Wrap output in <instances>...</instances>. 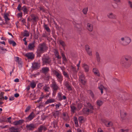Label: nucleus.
<instances>
[{
  "label": "nucleus",
  "mask_w": 132,
  "mask_h": 132,
  "mask_svg": "<svg viewBox=\"0 0 132 132\" xmlns=\"http://www.w3.org/2000/svg\"><path fill=\"white\" fill-rule=\"evenodd\" d=\"M46 128L44 126H40L39 128H38L37 131L36 132H42L43 130H46Z\"/></svg>",
  "instance_id": "obj_18"
},
{
  "label": "nucleus",
  "mask_w": 132,
  "mask_h": 132,
  "mask_svg": "<svg viewBox=\"0 0 132 132\" xmlns=\"http://www.w3.org/2000/svg\"><path fill=\"white\" fill-rule=\"evenodd\" d=\"M71 69L72 70L73 72H77L76 70V68L75 67H73V66H71Z\"/></svg>",
  "instance_id": "obj_54"
},
{
  "label": "nucleus",
  "mask_w": 132,
  "mask_h": 132,
  "mask_svg": "<svg viewBox=\"0 0 132 132\" xmlns=\"http://www.w3.org/2000/svg\"><path fill=\"white\" fill-rule=\"evenodd\" d=\"M120 114L121 118L123 120L125 119V118L127 115V113L125 111L121 110L120 112Z\"/></svg>",
  "instance_id": "obj_12"
},
{
  "label": "nucleus",
  "mask_w": 132,
  "mask_h": 132,
  "mask_svg": "<svg viewBox=\"0 0 132 132\" xmlns=\"http://www.w3.org/2000/svg\"><path fill=\"white\" fill-rule=\"evenodd\" d=\"M88 8L86 7L84 8L82 10V12L84 14H86L88 11Z\"/></svg>",
  "instance_id": "obj_32"
},
{
  "label": "nucleus",
  "mask_w": 132,
  "mask_h": 132,
  "mask_svg": "<svg viewBox=\"0 0 132 132\" xmlns=\"http://www.w3.org/2000/svg\"><path fill=\"white\" fill-rule=\"evenodd\" d=\"M21 10H22L24 13H27L28 11L27 7L25 6L22 7L21 9Z\"/></svg>",
  "instance_id": "obj_30"
},
{
  "label": "nucleus",
  "mask_w": 132,
  "mask_h": 132,
  "mask_svg": "<svg viewBox=\"0 0 132 132\" xmlns=\"http://www.w3.org/2000/svg\"><path fill=\"white\" fill-rule=\"evenodd\" d=\"M22 122V121L21 120H19L18 121H15L13 122V124L14 125H17L20 124Z\"/></svg>",
  "instance_id": "obj_41"
},
{
  "label": "nucleus",
  "mask_w": 132,
  "mask_h": 132,
  "mask_svg": "<svg viewBox=\"0 0 132 132\" xmlns=\"http://www.w3.org/2000/svg\"><path fill=\"white\" fill-rule=\"evenodd\" d=\"M64 85L66 86L69 90H72L71 88L70 85L69 83L68 82H65L64 83Z\"/></svg>",
  "instance_id": "obj_25"
},
{
  "label": "nucleus",
  "mask_w": 132,
  "mask_h": 132,
  "mask_svg": "<svg viewBox=\"0 0 132 132\" xmlns=\"http://www.w3.org/2000/svg\"><path fill=\"white\" fill-rule=\"evenodd\" d=\"M124 60H122L121 62V64L124 66H129L131 65L132 63V59L131 56L126 55L124 56Z\"/></svg>",
  "instance_id": "obj_1"
},
{
  "label": "nucleus",
  "mask_w": 132,
  "mask_h": 132,
  "mask_svg": "<svg viewBox=\"0 0 132 132\" xmlns=\"http://www.w3.org/2000/svg\"><path fill=\"white\" fill-rule=\"evenodd\" d=\"M47 48L45 44L44 43L40 44L37 51V53L39 54L44 52L46 51Z\"/></svg>",
  "instance_id": "obj_2"
},
{
  "label": "nucleus",
  "mask_w": 132,
  "mask_h": 132,
  "mask_svg": "<svg viewBox=\"0 0 132 132\" xmlns=\"http://www.w3.org/2000/svg\"><path fill=\"white\" fill-rule=\"evenodd\" d=\"M105 125L107 127H110L111 126L113 125L111 121L108 122H106L105 124Z\"/></svg>",
  "instance_id": "obj_36"
},
{
  "label": "nucleus",
  "mask_w": 132,
  "mask_h": 132,
  "mask_svg": "<svg viewBox=\"0 0 132 132\" xmlns=\"http://www.w3.org/2000/svg\"><path fill=\"white\" fill-rule=\"evenodd\" d=\"M24 36L28 37L29 36V34L28 32L26 30H25L22 34Z\"/></svg>",
  "instance_id": "obj_34"
},
{
  "label": "nucleus",
  "mask_w": 132,
  "mask_h": 132,
  "mask_svg": "<svg viewBox=\"0 0 132 132\" xmlns=\"http://www.w3.org/2000/svg\"><path fill=\"white\" fill-rule=\"evenodd\" d=\"M39 67V65L37 63H34L32 64V67L34 69H38Z\"/></svg>",
  "instance_id": "obj_26"
},
{
  "label": "nucleus",
  "mask_w": 132,
  "mask_h": 132,
  "mask_svg": "<svg viewBox=\"0 0 132 132\" xmlns=\"http://www.w3.org/2000/svg\"><path fill=\"white\" fill-rule=\"evenodd\" d=\"M51 87L54 90L56 91L59 88V86L57 85L55 80H53L52 81Z\"/></svg>",
  "instance_id": "obj_7"
},
{
  "label": "nucleus",
  "mask_w": 132,
  "mask_h": 132,
  "mask_svg": "<svg viewBox=\"0 0 132 132\" xmlns=\"http://www.w3.org/2000/svg\"><path fill=\"white\" fill-rule=\"evenodd\" d=\"M59 114V111H57L54 112L53 114V116L56 117L57 116H58Z\"/></svg>",
  "instance_id": "obj_47"
},
{
  "label": "nucleus",
  "mask_w": 132,
  "mask_h": 132,
  "mask_svg": "<svg viewBox=\"0 0 132 132\" xmlns=\"http://www.w3.org/2000/svg\"><path fill=\"white\" fill-rule=\"evenodd\" d=\"M55 100L53 99H48L45 102V104H47L55 102Z\"/></svg>",
  "instance_id": "obj_20"
},
{
  "label": "nucleus",
  "mask_w": 132,
  "mask_h": 132,
  "mask_svg": "<svg viewBox=\"0 0 132 132\" xmlns=\"http://www.w3.org/2000/svg\"><path fill=\"white\" fill-rule=\"evenodd\" d=\"M85 49L88 54L89 55L91 56L92 55V51L90 50V47L88 45H86L85 46Z\"/></svg>",
  "instance_id": "obj_14"
},
{
  "label": "nucleus",
  "mask_w": 132,
  "mask_h": 132,
  "mask_svg": "<svg viewBox=\"0 0 132 132\" xmlns=\"http://www.w3.org/2000/svg\"><path fill=\"white\" fill-rule=\"evenodd\" d=\"M7 51L6 49H4L3 47L0 46V54H3L5 52V51Z\"/></svg>",
  "instance_id": "obj_31"
},
{
  "label": "nucleus",
  "mask_w": 132,
  "mask_h": 132,
  "mask_svg": "<svg viewBox=\"0 0 132 132\" xmlns=\"http://www.w3.org/2000/svg\"><path fill=\"white\" fill-rule=\"evenodd\" d=\"M35 41H34L32 43H30L28 46V49L31 50H34L35 47Z\"/></svg>",
  "instance_id": "obj_11"
},
{
  "label": "nucleus",
  "mask_w": 132,
  "mask_h": 132,
  "mask_svg": "<svg viewBox=\"0 0 132 132\" xmlns=\"http://www.w3.org/2000/svg\"><path fill=\"white\" fill-rule=\"evenodd\" d=\"M8 21H6L3 24H5H5H8V25H10V22H9Z\"/></svg>",
  "instance_id": "obj_57"
},
{
  "label": "nucleus",
  "mask_w": 132,
  "mask_h": 132,
  "mask_svg": "<svg viewBox=\"0 0 132 132\" xmlns=\"http://www.w3.org/2000/svg\"><path fill=\"white\" fill-rule=\"evenodd\" d=\"M11 119V117H9L7 118L8 122L10 123H11V121L10 120Z\"/></svg>",
  "instance_id": "obj_61"
},
{
  "label": "nucleus",
  "mask_w": 132,
  "mask_h": 132,
  "mask_svg": "<svg viewBox=\"0 0 132 132\" xmlns=\"http://www.w3.org/2000/svg\"><path fill=\"white\" fill-rule=\"evenodd\" d=\"M62 58H63V61H64L65 62H66L67 61V60L66 59V58L65 57V56H64V57H63Z\"/></svg>",
  "instance_id": "obj_63"
},
{
  "label": "nucleus",
  "mask_w": 132,
  "mask_h": 132,
  "mask_svg": "<svg viewBox=\"0 0 132 132\" xmlns=\"http://www.w3.org/2000/svg\"><path fill=\"white\" fill-rule=\"evenodd\" d=\"M15 61L18 62L19 64H21L22 63L21 61V59H20L18 57H15Z\"/></svg>",
  "instance_id": "obj_33"
},
{
  "label": "nucleus",
  "mask_w": 132,
  "mask_h": 132,
  "mask_svg": "<svg viewBox=\"0 0 132 132\" xmlns=\"http://www.w3.org/2000/svg\"><path fill=\"white\" fill-rule=\"evenodd\" d=\"M73 119L76 125V126L77 127H78L79 125L78 124V120L77 118L76 117H73Z\"/></svg>",
  "instance_id": "obj_29"
},
{
  "label": "nucleus",
  "mask_w": 132,
  "mask_h": 132,
  "mask_svg": "<svg viewBox=\"0 0 132 132\" xmlns=\"http://www.w3.org/2000/svg\"><path fill=\"white\" fill-rule=\"evenodd\" d=\"M107 16L109 19H117L116 15L112 12H110L107 14Z\"/></svg>",
  "instance_id": "obj_9"
},
{
  "label": "nucleus",
  "mask_w": 132,
  "mask_h": 132,
  "mask_svg": "<svg viewBox=\"0 0 132 132\" xmlns=\"http://www.w3.org/2000/svg\"><path fill=\"white\" fill-rule=\"evenodd\" d=\"M55 54L56 57L58 59H60L61 58V56H60L58 51L56 50L55 52Z\"/></svg>",
  "instance_id": "obj_43"
},
{
  "label": "nucleus",
  "mask_w": 132,
  "mask_h": 132,
  "mask_svg": "<svg viewBox=\"0 0 132 132\" xmlns=\"http://www.w3.org/2000/svg\"><path fill=\"white\" fill-rule=\"evenodd\" d=\"M82 107V105L81 103L78 104V105L77 106V107L78 110H79Z\"/></svg>",
  "instance_id": "obj_53"
},
{
  "label": "nucleus",
  "mask_w": 132,
  "mask_h": 132,
  "mask_svg": "<svg viewBox=\"0 0 132 132\" xmlns=\"http://www.w3.org/2000/svg\"><path fill=\"white\" fill-rule=\"evenodd\" d=\"M36 126L35 124L31 123L30 124H27L26 127L27 130H33L35 128Z\"/></svg>",
  "instance_id": "obj_6"
},
{
  "label": "nucleus",
  "mask_w": 132,
  "mask_h": 132,
  "mask_svg": "<svg viewBox=\"0 0 132 132\" xmlns=\"http://www.w3.org/2000/svg\"><path fill=\"white\" fill-rule=\"evenodd\" d=\"M62 93L60 92H59L58 93L57 97L59 98V101H61L62 100Z\"/></svg>",
  "instance_id": "obj_39"
},
{
  "label": "nucleus",
  "mask_w": 132,
  "mask_h": 132,
  "mask_svg": "<svg viewBox=\"0 0 132 132\" xmlns=\"http://www.w3.org/2000/svg\"><path fill=\"white\" fill-rule=\"evenodd\" d=\"M128 129H121L120 130V132H128Z\"/></svg>",
  "instance_id": "obj_55"
},
{
  "label": "nucleus",
  "mask_w": 132,
  "mask_h": 132,
  "mask_svg": "<svg viewBox=\"0 0 132 132\" xmlns=\"http://www.w3.org/2000/svg\"><path fill=\"white\" fill-rule=\"evenodd\" d=\"M35 117L34 113L33 112H31L29 116L26 118L27 121H29Z\"/></svg>",
  "instance_id": "obj_13"
},
{
  "label": "nucleus",
  "mask_w": 132,
  "mask_h": 132,
  "mask_svg": "<svg viewBox=\"0 0 132 132\" xmlns=\"http://www.w3.org/2000/svg\"><path fill=\"white\" fill-rule=\"evenodd\" d=\"M4 93L1 92L0 94V99L3 100L4 99V98L3 96Z\"/></svg>",
  "instance_id": "obj_50"
},
{
  "label": "nucleus",
  "mask_w": 132,
  "mask_h": 132,
  "mask_svg": "<svg viewBox=\"0 0 132 132\" xmlns=\"http://www.w3.org/2000/svg\"><path fill=\"white\" fill-rule=\"evenodd\" d=\"M43 65L45 64H49L51 61V60L50 57L48 56H46L44 55L42 57V59Z\"/></svg>",
  "instance_id": "obj_4"
},
{
  "label": "nucleus",
  "mask_w": 132,
  "mask_h": 132,
  "mask_svg": "<svg viewBox=\"0 0 132 132\" xmlns=\"http://www.w3.org/2000/svg\"><path fill=\"white\" fill-rule=\"evenodd\" d=\"M24 55L29 59H32L34 57V55L32 53H28Z\"/></svg>",
  "instance_id": "obj_16"
},
{
  "label": "nucleus",
  "mask_w": 132,
  "mask_h": 132,
  "mask_svg": "<svg viewBox=\"0 0 132 132\" xmlns=\"http://www.w3.org/2000/svg\"><path fill=\"white\" fill-rule=\"evenodd\" d=\"M61 104L60 103L58 104H56L55 105V106L56 109L59 108L60 106L61 105Z\"/></svg>",
  "instance_id": "obj_59"
},
{
  "label": "nucleus",
  "mask_w": 132,
  "mask_h": 132,
  "mask_svg": "<svg viewBox=\"0 0 132 132\" xmlns=\"http://www.w3.org/2000/svg\"><path fill=\"white\" fill-rule=\"evenodd\" d=\"M83 67L85 71L86 72H88L89 70V67L87 65L84 64L83 65Z\"/></svg>",
  "instance_id": "obj_23"
},
{
  "label": "nucleus",
  "mask_w": 132,
  "mask_h": 132,
  "mask_svg": "<svg viewBox=\"0 0 132 132\" xmlns=\"http://www.w3.org/2000/svg\"><path fill=\"white\" fill-rule=\"evenodd\" d=\"M82 111L84 114H88L89 113H92L93 112V111L87 108H84Z\"/></svg>",
  "instance_id": "obj_15"
},
{
  "label": "nucleus",
  "mask_w": 132,
  "mask_h": 132,
  "mask_svg": "<svg viewBox=\"0 0 132 132\" xmlns=\"http://www.w3.org/2000/svg\"><path fill=\"white\" fill-rule=\"evenodd\" d=\"M98 88L101 91V93L102 94L103 93V89H105V87L102 85H101L98 87Z\"/></svg>",
  "instance_id": "obj_35"
},
{
  "label": "nucleus",
  "mask_w": 132,
  "mask_h": 132,
  "mask_svg": "<svg viewBox=\"0 0 132 132\" xmlns=\"http://www.w3.org/2000/svg\"><path fill=\"white\" fill-rule=\"evenodd\" d=\"M8 14H5L4 15V17L5 21H9L10 20V19L8 17Z\"/></svg>",
  "instance_id": "obj_46"
},
{
  "label": "nucleus",
  "mask_w": 132,
  "mask_h": 132,
  "mask_svg": "<svg viewBox=\"0 0 132 132\" xmlns=\"http://www.w3.org/2000/svg\"><path fill=\"white\" fill-rule=\"evenodd\" d=\"M128 4L130 7L132 9V2L130 1H129Z\"/></svg>",
  "instance_id": "obj_58"
},
{
  "label": "nucleus",
  "mask_w": 132,
  "mask_h": 132,
  "mask_svg": "<svg viewBox=\"0 0 132 132\" xmlns=\"http://www.w3.org/2000/svg\"><path fill=\"white\" fill-rule=\"evenodd\" d=\"M10 132H18V129L14 127H11L9 128Z\"/></svg>",
  "instance_id": "obj_22"
},
{
  "label": "nucleus",
  "mask_w": 132,
  "mask_h": 132,
  "mask_svg": "<svg viewBox=\"0 0 132 132\" xmlns=\"http://www.w3.org/2000/svg\"><path fill=\"white\" fill-rule=\"evenodd\" d=\"M89 108V110H91L92 111L94 109L93 106L92 105Z\"/></svg>",
  "instance_id": "obj_62"
},
{
  "label": "nucleus",
  "mask_w": 132,
  "mask_h": 132,
  "mask_svg": "<svg viewBox=\"0 0 132 132\" xmlns=\"http://www.w3.org/2000/svg\"><path fill=\"white\" fill-rule=\"evenodd\" d=\"M21 6L20 4H19L17 7V9L19 11H20L21 10Z\"/></svg>",
  "instance_id": "obj_60"
},
{
  "label": "nucleus",
  "mask_w": 132,
  "mask_h": 132,
  "mask_svg": "<svg viewBox=\"0 0 132 132\" xmlns=\"http://www.w3.org/2000/svg\"><path fill=\"white\" fill-rule=\"evenodd\" d=\"M93 72L94 74L98 76H100V74L98 69L96 68H94L93 69Z\"/></svg>",
  "instance_id": "obj_19"
},
{
  "label": "nucleus",
  "mask_w": 132,
  "mask_h": 132,
  "mask_svg": "<svg viewBox=\"0 0 132 132\" xmlns=\"http://www.w3.org/2000/svg\"><path fill=\"white\" fill-rule=\"evenodd\" d=\"M9 42L10 44H12L13 46H15L16 45L15 42L13 40H9Z\"/></svg>",
  "instance_id": "obj_42"
},
{
  "label": "nucleus",
  "mask_w": 132,
  "mask_h": 132,
  "mask_svg": "<svg viewBox=\"0 0 132 132\" xmlns=\"http://www.w3.org/2000/svg\"><path fill=\"white\" fill-rule=\"evenodd\" d=\"M57 121L55 120L53 122V124L54 127H57Z\"/></svg>",
  "instance_id": "obj_52"
},
{
  "label": "nucleus",
  "mask_w": 132,
  "mask_h": 132,
  "mask_svg": "<svg viewBox=\"0 0 132 132\" xmlns=\"http://www.w3.org/2000/svg\"><path fill=\"white\" fill-rule=\"evenodd\" d=\"M131 41V39L129 37L125 36L121 38L120 42L124 46L128 45Z\"/></svg>",
  "instance_id": "obj_3"
},
{
  "label": "nucleus",
  "mask_w": 132,
  "mask_h": 132,
  "mask_svg": "<svg viewBox=\"0 0 132 132\" xmlns=\"http://www.w3.org/2000/svg\"><path fill=\"white\" fill-rule=\"evenodd\" d=\"M96 55L97 60L98 62H100V57L99 53L98 52H96Z\"/></svg>",
  "instance_id": "obj_44"
},
{
  "label": "nucleus",
  "mask_w": 132,
  "mask_h": 132,
  "mask_svg": "<svg viewBox=\"0 0 132 132\" xmlns=\"http://www.w3.org/2000/svg\"><path fill=\"white\" fill-rule=\"evenodd\" d=\"M93 24L90 23H87L86 29L90 32H92L93 30Z\"/></svg>",
  "instance_id": "obj_10"
},
{
  "label": "nucleus",
  "mask_w": 132,
  "mask_h": 132,
  "mask_svg": "<svg viewBox=\"0 0 132 132\" xmlns=\"http://www.w3.org/2000/svg\"><path fill=\"white\" fill-rule=\"evenodd\" d=\"M49 71V69L48 68L45 67L42 68L41 71L42 73L46 74Z\"/></svg>",
  "instance_id": "obj_17"
},
{
  "label": "nucleus",
  "mask_w": 132,
  "mask_h": 132,
  "mask_svg": "<svg viewBox=\"0 0 132 132\" xmlns=\"http://www.w3.org/2000/svg\"><path fill=\"white\" fill-rule=\"evenodd\" d=\"M96 103L97 105L99 106H101L103 103L102 101L100 100H98L96 102Z\"/></svg>",
  "instance_id": "obj_40"
},
{
  "label": "nucleus",
  "mask_w": 132,
  "mask_h": 132,
  "mask_svg": "<svg viewBox=\"0 0 132 132\" xmlns=\"http://www.w3.org/2000/svg\"><path fill=\"white\" fill-rule=\"evenodd\" d=\"M43 26L45 29L47 31V32H51V30L47 26V24H46L45 23H44V25Z\"/></svg>",
  "instance_id": "obj_28"
},
{
  "label": "nucleus",
  "mask_w": 132,
  "mask_h": 132,
  "mask_svg": "<svg viewBox=\"0 0 132 132\" xmlns=\"http://www.w3.org/2000/svg\"><path fill=\"white\" fill-rule=\"evenodd\" d=\"M30 85L32 88H34L36 87V83L34 80H32L30 82Z\"/></svg>",
  "instance_id": "obj_24"
},
{
  "label": "nucleus",
  "mask_w": 132,
  "mask_h": 132,
  "mask_svg": "<svg viewBox=\"0 0 132 132\" xmlns=\"http://www.w3.org/2000/svg\"><path fill=\"white\" fill-rule=\"evenodd\" d=\"M75 27L78 30H80L81 29V24H79L77 23H76L75 24Z\"/></svg>",
  "instance_id": "obj_37"
},
{
  "label": "nucleus",
  "mask_w": 132,
  "mask_h": 132,
  "mask_svg": "<svg viewBox=\"0 0 132 132\" xmlns=\"http://www.w3.org/2000/svg\"><path fill=\"white\" fill-rule=\"evenodd\" d=\"M88 93L93 98H94V95L93 92L90 90H89L88 91Z\"/></svg>",
  "instance_id": "obj_45"
},
{
  "label": "nucleus",
  "mask_w": 132,
  "mask_h": 132,
  "mask_svg": "<svg viewBox=\"0 0 132 132\" xmlns=\"http://www.w3.org/2000/svg\"><path fill=\"white\" fill-rule=\"evenodd\" d=\"M98 132H103L101 128H99L98 130Z\"/></svg>",
  "instance_id": "obj_64"
},
{
  "label": "nucleus",
  "mask_w": 132,
  "mask_h": 132,
  "mask_svg": "<svg viewBox=\"0 0 132 132\" xmlns=\"http://www.w3.org/2000/svg\"><path fill=\"white\" fill-rule=\"evenodd\" d=\"M49 89L50 87L46 86H45L43 87V89L45 92H48Z\"/></svg>",
  "instance_id": "obj_48"
},
{
  "label": "nucleus",
  "mask_w": 132,
  "mask_h": 132,
  "mask_svg": "<svg viewBox=\"0 0 132 132\" xmlns=\"http://www.w3.org/2000/svg\"><path fill=\"white\" fill-rule=\"evenodd\" d=\"M70 108L71 112L73 113H75V111L77 110V108L73 105H71Z\"/></svg>",
  "instance_id": "obj_21"
},
{
  "label": "nucleus",
  "mask_w": 132,
  "mask_h": 132,
  "mask_svg": "<svg viewBox=\"0 0 132 132\" xmlns=\"http://www.w3.org/2000/svg\"><path fill=\"white\" fill-rule=\"evenodd\" d=\"M30 16L32 18V20H33L34 21H35L38 18V17L35 16V15L33 14H31Z\"/></svg>",
  "instance_id": "obj_38"
},
{
  "label": "nucleus",
  "mask_w": 132,
  "mask_h": 132,
  "mask_svg": "<svg viewBox=\"0 0 132 132\" xmlns=\"http://www.w3.org/2000/svg\"><path fill=\"white\" fill-rule=\"evenodd\" d=\"M79 80L80 82L84 85H85L86 83L84 76L83 74H81L79 75Z\"/></svg>",
  "instance_id": "obj_8"
},
{
  "label": "nucleus",
  "mask_w": 132,
  "mask_h": 132,
  "mask_svg": "<svg viewBox=\"0 0 132 132\" xmlns=\"http://www.w3.org/2000/svg\"><path fill=\"white\" fill-rule=\"evenodd\" d=\"M78 119L79 122H82L84 120V118L83 117L81 116L79 117Z\"/></svg>",
  "instance_id": "obj_49"
},
{
  "label": "nucleus",
  "mask_w": 132,
  "mask_h": 132,
  "mask_svg": "<svg viewBox=\"0 0 132 132\" xmlns=\"http://www.w3.org/2000/svg\"><path fill=\"white\" fill-rule=\"evenodd\" d=\"M53 72L54 74L57 78V81L61 82L63 80V76L61 74L56 70H54Z\"/></svg>",
  "instance_id": "obj_5"
},
{
  "label": "nucleus",
  "mask_w": 132,
  "mask_h": 132,
  "mask_svg": "<svg viewBox=\"0 0 132 132\" xmlns=\"http://www.w3.org/2000/svg\"><path fill=\"white\" fill-rule=\"evenodd\" d=\"M59 42L60 44L63 46L64 49L65 50V48L64 47L66 45L64 42L61 40H60L59 41Z\"/></svg>",
  "instance_id": "obj_27"
},
{
  "label": "nucleus",
  "mask_w": 132,
  "mask_h": 132,
  "mask_svg": "<svg viewBox=\"0 0 132 132\" xmlns=\"http://www.w3.org/2000/svg\"><path fill=\"white\" fill-rule=\"evenodd\" d=\"M63 74L64 76L67 78H69V76L67 73L66 72L64 71H63Z\"/></svg>",
  "instance_id": "obj_51"
},
{
  "label": "nucleus",
  "mask_w": 132,
  "mask_h": 132,
  "mask_svg": "<svg viewBox=\"0 0 132 132\" xmlns=\"http://www.w3.org/2000/svg\"><path fill=\"white\" fill-rule=\"evenodd\" d=\"M30 109V106H28L27 107V108H26V109L25 110V112H28L29 110Z\"/></svg>",
  "instance_id": "obj_56"
}]
</instances>
